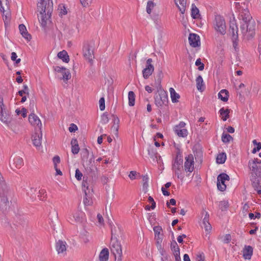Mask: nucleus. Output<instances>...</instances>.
Listing matches in <instances>:
<instances>
[{
    "label": "nucleus",
    "instance_id": "obj_51",
    "mask_svg": "<svg viewBox=\"0 0 261 261\" xmlns=\"http://www.w3.org/2000/svg\"><path fill=\"white\" fill-rule=\"evenodd\" d=\"M17 56L15 52H12L11 53V60L13 61H15L16 63L18 64L19 63H20L21 60L19 58L17 59Z\"/></svg>",
    "mask_w": 261,
    "mask_h": 261
},
{
    "label": "nucleus",
    "instance_id": "obj_59",
    "mask_svg": "<svg viewBox=\"0 0 261 261\" xmlns=\"http://www.w3.org/2000/svg\"><path fill=\"white\" fill-rule=\"evenodd\" d=\"M253 144L256 146L255 147L257 151H259L261 149V143L257 142L256 140H254L252 141Z\"/></svg>",
    "mask_w": 261,
    "mask_h": 261
},
{
    "label": "nucleus",
    "instance_id": "obj_11",
    "mask_svg": "<svg viewBox=\"0 0 261 261\" xmlns=\"http://www.w3.org/2000/svg\"><path fill=\"white\" fill-rule=\"evenodd\" d=\"M229 176L226 173H222L220 174L217 177V188L220 191H224L226 186L225 181L229 180Z\"/></svg>",
    "mask_w": 261,
    "mask_h": 261
},
{
    "label": "nucleus",
    "instance_id": "obj_52",
    "mask_svg": "<svg viewBox=\"0 0 261 261\" xmlns=\"http://www.w3.org/2000/svg\"><path fill=\"white\" fill-rule=\"evenodd\" d=\"M82 173L80 171L79 169H76L75 170V177L78 180H81L83 177Z\"/></svg>",
    "mask_w": 261,
    "mask_h": 261
},
{
    "label": "nucleus",
    "instance_id": "obj_46",
    "mask_svg": "<svg viewBox=\"0 0 261 261\" xmlns=\"http://www.w3.org/2000/svg\"><path fill=\"white\" fill-rule=\"evenodd\" d=\"M153 19L154 23H155L156 27L158 29L161 28L162 27V23H161V19L159 17V16L156 15V16H153Z\"/></svg>",
    "mask_w": 261,
    "mask_h": 261
},
{
    "label": "nucleus",
    "instance_id": "obj_25",
    "mask_svg": "<svg viewBox=\"0 0 261 261\" xmlns=\"http://www.w3.org/2000/svg\"><path fill=\"white\" fill-rule=\"evenodd\" d=\"M252 185L254 189H258L261 188V177L260 175L256 176L252 175L251 177Z\"/></svg>",
    "mask_w": 261,
    "mask_h": 261
},
{
    "label": "nucleus",
    "instance_id": "obj_23",
    "mask_svg": "<svg viewBox=\"0 0 261 261\" xmlns=\"http://www.w3.org/2000/svg\"><path fill=\"white\" fill-rule=\"evenodd\" d=\"M39 133L36 132L32 136V141L33 145L36 147H40L41 145L42 134L41 129L39 130Z\"/></svg>",
    "mask_w": 261,
    "mask_h": 261
},
{
    "label": "nucleus",
    "instance_id": "obj_32",
    "mask_svg": "<svg viewBox=\"0 0 261 261\" xmlns=\"http://www.w3.org/2000/svg\"><path fill=\"white\" fill-rule=\"evenodd\" d=\"M169 91L172 102H177L178 101V99L180 98L179 95L175 92V90L173 88H170L169 89Z\"/></svg>",
    "mask_w": 261,
    "mask_h": 261
},
{
    "label": "nucleus",
    "instance_id": "obj_35",
    "mask_svg": "<svg viewBox=\"0 0 261 261\" xmlns=\"http://www.w3.org/2000/svg\"><path fill=\"white\" fill-rule=\"evenodd\" d=\"M200 16L199 11L194 4L192 5L191 17L194 19L199 18Z\"/></svg>",
    "mask_w": 261,
    "mask_h": 261
},
{
    "label": "nucleus",
    "instance_id": "obj_36",
    "mask_svg": "<svg viewBox=\"0 0 261 261\" xmlns=\"http://www.w3.org/2000/svg\"><path fill=\"white\" fill-rule=\"evenodd\" d=\"M66 246H56V251L58 254L61 256H64L66 255L67 248Z\"/></svg>",
    "mask_w": 261,
    "mask_h": 261
},
{
    "label": "nucleus",
    "instance_id": "obj_61",
    "mask_svg": "<svg viewBox=\"0 0 261 261\" xmlns=\"http://www.w3.org/2000/svg\"><path fill=\"white\" fill-rule=\"evenodd\" d=\"M143 187H147L148 186V177L147 175L144 176L143 177Z\"/></svg>",
    "mask_w": 261,
    "mask_h": 261
},
{
    "label": "nucleus",
    "instance_id": "obj_33",
    "mask_svg": "<svg viewBox=\"0 0 261 261\" xmlns=\"http://www.w3.org/2000/svg\"><path fill=\"white\" fill-rule=\"evenodd\" d=\"M219 113L220 116H221V118L223 121H226L229 117V113L230 110L229 109H224V108H222L219 110Z\"/></svg>",
    "mask_w": 261,
    "mask_h": 261
},
{
    "label": "nucleus",
    "instance_id": "obj_53",
    "mask_svg": "<svg viewBox=\"0 0 261 261\" xmlns=\"http://www.w3.org/2000/svg\"><path fill=\"white\" fill-rule=\"evenodd\" d=\"M231 239V236L229 234H226L223 239V243L224 244H228L230 242Z\"/></svg>",
    "mask_w": 261,
    "mask_h": 261
},
{
    "label": "nucleus",
    "instance_id": "obj_64",
    "mask_svg": "<svg viewBox=\"0 0 261 261\" xmlns=\"http://www.w3.org/2000/svg\"><path fill=\"white\" fill-rule=\"evenodd\" d=\"M186 236L185 234H182L181 236H179L177 237V241L179 243H183V239L186 238Z\"/></svg>",
    "mask_w": 261,
    "mask_h": 261
},
{
    "label": "nucleus",
    "instance_id": "obj_54",
    "mask_svg": "<svg viewBox=\"0 0 261 261\" xmlns=\"http://www.w3.org/2000/svg\"><path fill=\"white\" fill-rule=\"evenodd\" d=\"M148 154L151 158H153L155 156L157 158L158 154L156 150H154L153 148L148 150Z\"/></svg>",
    "mask_w": 261,
    "mask_h": 261
},
{
    "label": "nucleus",
    "instance_id": "obj_29",
    "mask_svg": "<svg viewBox=\"0 0 261 261\" xmlns=\"http://www.w3.org/2000/svg\"><path fill=\"white\" fill-rule=\"evenodd\" d=\"M109 251L108 249L105 248L103 249L99 255L100 261H107L109 259Z\"/></svg>",
    "mask_w": 261,
    "mask_h": 261
},
{
    "label": "nucleus",
    "instance_id": "obj_4",
    "mask_svg": "<svg viewBox=\"0 0 261 261\" xmlns=\"http://www.w3.org/2000/svg\"><path fill=\"white\" fill-rule=\"evenodd\" d=\"M182 163V155L180 152H178L174 159L172 165V169L174 171L175 174L177 175V177L181 179L183 178V176L181 175V172L183 168Z\"/></svg>",
    "mask_w": 261,
    "mask_h": 261
},
{
    "label": "nucleus",
    "instance_id": "obj_56",
    "mask_svg": "<svg viewBox=\"0 0 261 261\" xmlns=\"http://www.w3.org/2000/svg\"><path fill=\"white\" fill-rule=\"evenodd\" d=\"M174 250V255L175 256L176 260L178 259V256L179 255V248L178 246H173Z\"/></svg>",
    "mask_w": 261,
    "mask_h": 261
},
{
    "label": "nucleus",
    "instance_id": "obj_50",
    "mask_svg": "<svg viewBox=\"0 0 261 261\" xmlns=\"http://www.w3.org/2000/svg\"><path fill=\"white\" fill-rule=\"evenodd\" d=\"M99 109L101 111H103L105 109V100L103 97L100 98L99 101Z\"/></svg>",
    "mask_w": 261,
    "mask_h": 261
},
{
    "label": "nucleus",
    "instance_id": "obj_30",
    "mask_svg": "<svg viewBox=\"0 0 261 261\" xmlns=\"http://www.w3.org/2000/svg\"><path fill=\"white\" fill-rule=\"evenodd\" d=\"M5 106L3 103V98L0 96V108H1V114H0V120L3 122H6L7 119L4 116V113L6 114Z\"/></svg>",
    "mask_w": 261,
    "mask_h": 261
},
{
    "label": "nucleus",
    "instance_id": "obj_37",
    "mask_svg": "<svg viewBox=\"0 0 261 261\" xmlns=\"http://www.w3.org/2000/svg\"><path fill=\"white\" fill-rule=\"evenodd\" d=\"M226 159V154L225 152H222L218 154L216 161L218 164H223Z\"/></svg>",
    "mask_w": 261,
    "mask_h": 261
},
{
    "label": "nucleus",
    "instance_id": "obj_34",
    "mask_svg": "<svg viewBox=\"0 0 261 261\" xmlns=\"http://www.w3.org/2000/svg\"><path fill=\"white\" fill-rule=\"evenodd\" d=\"M58 57L62 60L65 63L69 61V57L66 51L63 50L58 54Z\"/></svg>",
    "mask_w": 261,
    "mask_h": 261
},
{
    "label": "nucleus",
    "instance_id": "obj_20",
    "mask_svg": "<svg viewBox=\"0 0 261 261\" xmlns=\"http://www.w3.org/2000/svg\"><path fill=\"white\" fill-rule=\"evenodd\" d=\"M238 28L235 21H230L229 33L231 35V39H238Z\"/></svg>",
    "mask_w": 261,
    "mask_h": 261
},
{
    "label": "nucleus",
    "instance_id": "obj_8",
    "mask_svg": "<svg viewBox=\"0 0 261 261\" xmlns=\"http://www.w3.org/2000/svg\"><path fill=\"white\" fill-rule=\"evenodd\" d=\"M83 191L85 193L83 202L85 205H89L92 203V196L93 190L92 187L89 186L88 182L84 179L82 183Z\"/></svg>",
    "mask_w": 261,
    "mask_h": 261
},
{
    "label": "nucleus",
    "instance_id": "obj_45",
    "mask_svg": "<svg viewBox=\"0 0 261 261\" xmlns=\"http://www.w3.org/2000/svg\"><path fill=\"white\" fill-rule=\"evenodd\" d=\"M46 192L44 189H41L38 192V197L41 200H44L46 197Z\"/></svg>",
    "mask_w": 261,
    "mask_h": 261
},
{
    "label": "nucleus",
    "instance_id": "obj_44",
    "mask_svg": "<svg viewBox=\"0 0 261 261\" xmlns=\"http://www.w3.org/2000/svg\"><path fill=\"white\" fill-rule=\"evenodd\" d=\"M202 224L203 225L205 231L209 232L212 229V226L210 223H209V220H206L205 221V220H203Z\"/></svg>",
    "mask_w": 261,
    "mask_h": 261
},
{
    "label": "nucleus",
    "instance_id": "obj_18",
    "mask_svg": "<svg viewBox=\"0 0 261 261\" xmlns=\"http://www.w3.org/2000/svg\"><path fill=\"white\" fill-rule=\"evenodd\" d=\"M84 213L80 211L73 212L71 217L69 218L71 222L76 223H82L84 220Z\"/></svg>",
    "mask_w": 261,
    "mask_h": 261
},
{
    "label": "nucleus",
    "instance_id": "obj_27",
    "mask_svg": "<svg viewBox=\"0 0 261 261\" xmlns=\"http://www.w3.org/2000/svg\"><path fill=\"white\" fill-rule=\"evenodd\" d=\"M71 152L73 154H76L79 153L80 147L76 139L73 138L71 141Z\"/></svg>",
    "mask_w": 261,
    "mask_h": 261
},
{
    "label": "nucleus",
    "instance_id": "obj_48",
    "mask_svg": "<svg viewBox=\"0 0 261 261\" xmlns=\"http://www.w3.org/2000/svg\"><path fill=\"white\" fill-rule=\"evenodd\" d=\"M195 65L198 66V69L200 71H202L204 69V65L201 62L200 58L196 60L195 62Z\"/></svg>",
    "mask_w": 261,
    "mask_h": 261
},
{
    "label": "nucleus",
    "instance_id": "obj_63",
    "mask_svg": "<svg viewBox=\"0 0 261 261\" xmlns=\"http://www.w3.org/2000/svg\"><path fill=\"white\" fill-rule=\"evenodd\" d=\"M97 218L98 222L100 224H102L103 223V219L101 215H100V214H97Z\"/></svg>",
    "mask_w": 261,
    "mask_h": 261
},
{
    "label": "nucleus",
    "instance_id": "obj_15",
    "mask_svg": "<svg viewBox=\"0 0 261 261\" xmlns=\"http://www.w3.org/2000/svg\"><path fill=\"white\" fill-rule=\"evenodd\" d=\"M154 232V239L157 245H161L163 240V231L161 226H155L153 228Z\"/></svg>",
    "mask_w": 261,
    "mask_h": 261
},
{
    "label": "nucleus",
    "instance_id": "obj_21",
    "mask_svg": "<svg viewBox=\"0 0 261 261\" xmlns=\"http://www.w3.org/2000/svg\"><path fill=\"white\" fill-rule=\"evenodd\" d=\"M253 248L251 246H244L241 251L243 258L250 260L253 255Z\"/></svg>",
    "mask_w": 261,
    "mask_h": 261
},
{
    "label": "nucleus",
    "instance_id": "obj_58",
    "mask_svg": "<svg viewBox=\"0 0 261 261\" xmlns=\"http://www.w3.org/2000/svg\"><path fill=\"white\" fill-rule=\"evenodd\" d=\"M121 246H112L113 248L116 251L117 253L120 256L122 253Z\"/></svg>",
    "mask_w": 261,
    "mask_h": 261
},
{
    "label": "nucleus",
    "instance_id": "obj_7",
    "mask_svg": "<svg viewBox=\"0 0 261 261\" xmlns=\"http://www.w3.org/2000/svg\"><path fill=\"white\" fill-rule=\"evenodd\" d=\"M111 233L112 237L111 240V243H112V245H116V244H120L121 243H124L121 241V240L123 239V234L122 229L120 227H114L113 228H112Z\"/></svg>",
    "mask_w": 261,
    "mask_h": 261
},
{
    "label": "nucleus",
    "instance_id": "obj_28",
    "mask_svg": "<svg viewBox=\"0 0 261 261\" xmlns=\"http://www.w3.org/2000/svg\"><path fill=\"white\" fill-rule=\"evenodd\" d=\"M175 3L181 13L184 14L186 10V0H175Z\"/></svg>",
    "mask_w": 261,
    "mask_h": 261
},
{
    "label": "nucleus",
    "instance_id": "obj_6",
    "mask_svg": "<svg viewBox=\"0 0 261 261\" xmlns=\"http://www.w3.org/2000/svg\"><path fill=\"white\" fill-rule=\"evenodd\" d=\"M214 28L217 32L221 35H224L226 33V25L223 16L220 15H217L215 16L214 21Z\"/></svg>",
    "mask_w": 261,
    "mask_h": 261
},
{
    "label": "nucleus",
    "instance_id": "obj_41",
    "mask_svg": "<svg viewBox=\"0 0 261 261\" xmlns=\"http://www.w3.org/2000/svg\"><path fill=\"white\" fill-rule=\"evenodd\" d=\"M228 206L229 203L228 201L223 200L219 202V207L222 211L226 210Z\"/></svg>",
    "mask_w": 261,
    "mask_h": 261
},
{
    "label": "nucleus",
    "instance_id": "obj_12",
    "mask_svg": "<svg viewBox=\"0 0 261 261\" xmlns=\"http://www.w3.org/2000/svg\"><path fill=\"white\" fill-rule=\"evenodd\" d=\"M186 123L183 121H180L178 124L174 127L173 130L175 134L180 137H186L188 134V132L185 127Z\"/></svg>",
    "mask_w": 261,
    "mask_h": 261
},
{
    "label": "nucleus",
    "instance_id": "obj_22",
    "mask_svg": "<svg viewBox=\"0 0 261 261\" xmlns=\"http://www.w3.org/2000/svg\"><path fill=\"white\" fill-rule=\"evenodd\" d=\"M189 42L190 45L193 47L199 46L200 45L199 36L196 34H190Z\"/></svg>",
    "mask_w": 261,
    "mask_h": 261
},
{
    "label": "nucleus",
    "instance_id": "obj_42",
    "mask_svg": "<svg viewBox=\"0 0 261 261\" xmlns=\"http://www.w3.org/2000/svg\"><path fill=\"white\" fill-rule=\"evenodd\" d=\"M8 8V0H0V11L4 14L5 8Z\"/></svg>",
    "mask_w": 261,
    "mask_h": 261
},
{
    "label": "nucleus",
    "instance_id": "obj_1",
    "mask_svg": "<svg viewBox=\"0 0 261 261\" xmlns=\"http://www.w3.org/2000/svg\"><path fill=\"white\" fill-rule=\"evenodd\" d=\"M248 4V3H237L236 8L238 12V18L242 21L241 22V30L243 38L249 40L255 35L256 23L249 11Z\"/></svg>",
    "mask_w": 261,
    "mask_h": 261
},
{
    "label": "nucleus",
    "instance_id": "obj_55",
    "mask_svg": "<svg viewBox=\"0 0 261 261\" xmlns=\"http://www.w3.org/2000/svg\"><path fill=\"white\" fill-rule=\"evenodd\" d=\"M53 162L54 163V168H56V166H57V164L60 163V157L58 155L54 156L53 159Z\"/></svg>",
    "mask_w": 261,
    "mask_h": 261
},
{
    "label": "nucleus",
    "instance_id": "obj_43",
    "mask_svg": "<svg viewBox=\"0 0 261 261\" xmlns=\"http://www.w3.org/2000/svg\"><path fill=\"white\" fill-rule=\"evenodd\" d=\"M155 6V4L152 1H149L146 6V12L148 14H150L152 10Z\"/></svg>",
    "mask_w": 261,
    "mask_h": 261
},
{
    "label": "nucleus",
    "instance_id": "obj_39",
    "mask_svg": "<svg viewBox=\"0 0 261 261\" xmlns=\"http://www.w3.org/2000/svg\"><path fill=\"white\" fill-rule=\"evenodd\" d=\"M197 88L198 90H202L203 81L201 75H198L196 80Z\"/></svg>",
    "mask_w": 261,
    "mask_h": 261
},
{
    "label": "nucleus",
    "instance_id": "obj_49",
    "mask_svg": "<svg viewBox=\"0 0 261 261\" xmlns=\"http://www.w3.org/2000/svg\"><path fill=\"white\" fill-rule=\"evenodd\" d=\"M109 119L108 114L103 113L101 116V122L102 124H106L109 122Z\"/></svg>",
    "mask_w": 261,
    "mask_h": 261
},
{
    "label": "nucleus",
    "instance_id": "obj_24",
    "mask_svg": "<svg viewBox=\"0 0 261 261\" xmlns=\"http://www.w3.org/2000/svg\"><path fill=\"white\" fill-rule=\"evenodd\" d=\"M23 165V159L20 156L15 157L13 161L10 163V166L12 169H14V167L16 168H20Z\"/></svg>",
    "mask_w": 261,
    "mask_h": 261
},
{
    "label": "nucleus",
    "instance_id": "obj_14",
    "mask_svg": "<svg viewBox=\"0 0 261 261\" xmlns=\"http://www.w3.org/2000/svg\"><path fill=\"white\" fill-rule=\"evenodd\" d=\"M152 60L148 59L146 61V67L143 70V76L145 79H147L154 71V67L152 64Z\"/></svg>",
    "mask_w": 261,
    "mask_h": 261
},
{
    "label": "nucleus",
    "instance_id": "obj_60",
    "mask_svg": "<svg viewBox=\"0 0 261 261\" xmlns=\"http://www.w3.org/2000/svg\"><path fill=\"white\" fill-rule=\"evenodd\" d=\"M137 175V172L135 171H132L130 172V173L128 175L129 178L132 180L135 179L136 178V175Z\"/></svg>",
    "mask_w": 261,
    "mask_h": 261
},
{
    "label": "nucleus",
    "instance_id": "obj_31",
    "mask_svg": "<svg viewBox=\"0 0 261 261\" xmlns=\"http://www.w3.org/2000/svg\"><path fill=\"white\" fill-rule=\"evenodd\" d=\"M229 93L226 89L221 90L218 93V97L222 101L226 102L228 99Z\"/></svg>",
    "mask_w": 261,
    "mask_h": 261
},
{
    "label": "nucleus",
    "instance_id": "obj_9",
    "mask_svg": "<svg viewBox=\"0 0 261 261\" xmlns=\"http://www.w3.org/2000/svg\"><path fill=\"white\" fill-rule=\"evenodd\" d=\"M10 194V192L8 190H3L0 191V210L1 211H6L9 208L10 202L8 197Z\"/></svg>",
    "mask_w": 261,
    "mask_h": 261
},
{
    "label": "nucleus",
    "instance_id": "obj_10",
    "mask_svg": "<svg viewBox=\"0 0 261 261\" xmlns=\"http://www.w3.org/2000/svg\"><path fill=\"white\" fill-rule=\"evenodd\" d=\"M261 164V160L257 158L254 159L253 160H249L248 162V167L251 171V176L260 175L261 173V166L259 164Z\"/></svg>",
    "mask_w": 261,
    "mask_h": 261
},
{
    "label": "nucleus",
    "instance_id": "obj_3",
    "mask_svg": "<svg viewBox=\"0 0 261 261\" xmlns=\"http://www.w3.org/2000/svg\"><path fill=\"white\" fill-rule=\"evenodd\" d=\"M158 94L154 96V102L158 107H161L163 106H167L168 103L167 93L164 91L161 85V80H158L155 87Z\"/></svg>",
    "mask_w": 261,
    "mask_h": 261
},
{
    "label": "nucleus",
    "instance_id": "obj_16",
    "mask_svg": "<svg viewBox=\"0 0 261 261\" xmlns=\"http://www.w3.org/2000/svg\"><path fill=\"white\" fill-rule=\"evenodd\" d=\"M94 161L93 159H90L88 161H86L84 163V166L86 171L91 174V176L94 175L97 169L94 165Z\"/></svg>",
    "mask_w": 261,
    "mask_h": 261
},
{
    "label": "nucleus",
    "instance_id": "obj_40",
    "mask_svg": "<svg viewBox=\"0 0 261 261\" xmlns=\"http://www.w3.org/2000/svg\"><path fill=\"white\" fill-rule=\"evenodd\" d=\"M222 141L224 143H227L232 140V137L227 133H223L221 137Z\"/></svg>",
    "mask_w": 261,
    "mask_h": 261
},
{
    "label": "nucleus",
    "instance_id": "obj_19",
    "mask_svg": "<svg viewBox=\"0 0 261 261\" xmlns=\"http://www.w3.org/2000/svg\"><path fill=\"white\" fill-rule=\"evenodd\" d=\"M29 121L31 125L36 126L39 130L41 129L42 123L39 117L34 113H32L29 116Z\"/></svg>",
    "mask_w": 261,
    "mask_h": 261
},
{
    "label": "nucleus",
    "instance_id": "obj_38",
    "mask_svg": "<svg viewBox=\"0 0 261 261\" xmlns=\"http://www.w3.org/2000/svg\"><path fill=\"white\" fill-rule=\"evenodd\" d=\"M128 105L129 106H134L135 102V94L133 91H129L128 94Z\"/></svg>",
    "mask_w": 261,
    "mask_h": 261
},
{
    "label": "nucleus",
    "instance_id": "obj_26",
    "mask_svg": "<svg viewBox=\"0 0 261 261\" xmlns=\"http://www.w3.org/2000/svg\"><path fill=\"white\" fill-rule=\"evenodd\" d=\"M19 29L20 34L25 39H27L28 41H30L31 39V36L28 32L26 27L24 24H20L19 25Z\"/></svg>",
    "mask_w": 261,
    "mask_h": 261
},
{
    "label": "nucleus",
    "instance_id": "obj_17",
    "mask_svg": "<svg viewBox=\"0 0 261 261\" xmlns=\"http://www.w3.org/2000/svg\"><path fill=\"white\" fill-rule=\"evenodd\" d=\"M184 164L185 170L186 172H192L194 169V158L192 154H189L185 158Z\"/></svg>",
    "mask_w": 261,
    "mask_h": 261
},
{
    "label": "nucleus",
    "instance_id": "obj_2",
    "mask_svg": "<svg viewBox=\"0 0 261 261\" xmlns=\"http://www.w3.org/2000/svg\"><path fill=\"white\" fill-rule=\"evenodd\" d=\"M38 9L40 12L38 19L42 27H44L47 21L49 19L53 10V3L52 0H47V4L43 2H39Z\"/></svg>",
    "mask_w": 261,
    "mask_h": 261
},
{
    "label": "nucleus",
    "instance_id": "obj_5",
    "mask_svg": "<svg viewBox=\"0 0 261 261\" xmlns=\"http://www.w3.org/2000/svg\"><path fill=\"white\" fill-rule=\"evenodd\" d=\"M83 53L85 59L87 60L91 65H92L94 58L93 44L89 42L85 43L83 46Z\"/></svg>",
    "mask_w": 261,
    "mask_h": 261
},
{
    "label": "nucleus",
    "instance_id": "obj_57",
    "mask_svg": "<svg viewBox=\"0 0 261 261\" xmlns=\"http://www.w3.org/2000/svg\"><path fill=\"white\" fill-rule=\"evenodd\" d=\"M77 129V126L74 123H71L69 127V130L71 133L75 132Z\"/></svg>",
    "mask_w": 261,
    "mask_h": 261
},
{
    "label": "nucleus",
    "instance_id": "obj_47",
    "mask_svg": "<svg viewBox=\"0 0 261 261\" xmlns=\"http://www.w3.org/2000/svg\"><path fill=\"white\" fill-rule=\"evenodd\" d=\"M113 121H114V124L113 126L112 127V128L114 130H115L116 132L118 131V123L119 122V120L117 117L113 116Z\"/></svg>",
    "mask_w": 261,
    "mask_h": 261
},
{
    "label": "nucleus",
    "instance_id": "obj_13",
    "mask_svg": "<svg viewBox=\"0 0 261 261\" xmlns=\"http://www.w3.org/2000/svg\"><path fill=\"white\" fill-rule=\"evenodd\" d=\"M54 70L62 74V76L60 77V80H63L65 82L67 81L71 78V74L69 70L63 67H59L58 66H54Z\"/></svg>",
    "mask_w": 261,
    "mask_h": 261
},
{
    "label": "nucleus",
    "instance_id": "obj_62",
    "mask_svg": "<svg viewBox=\"0 0 261 261\" xmlns=\"http://www.w3.org/2000/svg\"><path fill=\"white\" fill-rule=\"evenodd\" d=\"M170 204H171L172 205H175L176 204V200L174 199H173V198L171 199L170 200L169 202H167V207H170Z\"/></svg>",
    "mask_w": 261,
    "mask_h": 261
}]
</instances>
